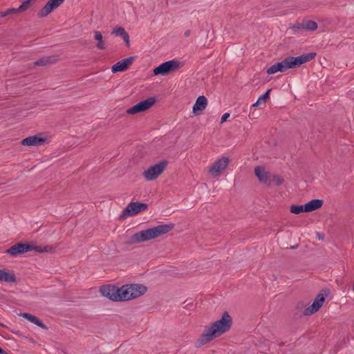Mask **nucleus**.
<instances>
[{
    "instance_id": "1",
    "label": "nucleus",
    "mask_w": 354,
    "mask_h": 354,
    "mask_svg": "<svg viewBox=\"0 0 354 354\" xmlns=\"http://www.w3.org/2000/svg\"><path fill=\"white\" fill-rule=\"evenodd\" d=\"M232 325V319L229 313L225 311L219 320L214 322L209 327L205 329L203 333L198 339L196 346L199 347L220 337L227 332L231 328Z\"/></svg>"
},
{
    "instance_id": "2",
    "label": "nucleus",
    "mask_w": 354,
    "mask_h": 354,
    "mask_svg": "<svg viewBox=\"0 0 354 354\" xmlns=\"http://www.w3.org/2000/svg\"><path fill=\"white\" fill-rule=\"evenodd\" d=\"M174 227V224L169 223L160 225L150 229L142 230L133 234L126 243L127 245H133L145 242L155 239L162 234H167V232L172 230Z\"/></svg>"
},
{
    "instance_id": "3",
    "label": "nucleus",
    "mask_w": 354,
    "mask_h": 354,
    "mask_svg": "<svg viewBox=\"0 0 354 354\" xmlns=\"http://www.w3.org/2000/svg\"><path fill=\"white\" fill-rule=\"evenodd\" d=\"M50 140L51 136L48 133H40L23 139L21 143L27 147L42 146L48 144Z\"/></svg>"
},
{
    "instance_id": "4",
    "label": "nucleus",
    "mask_w": 354,
    "mask_h": 354,
    "mask_svg": "<svg viewBox=\"0 0 354 354\" xmlns=\"http://www.w3.org/2000/svg\"><path fill=\"white\" fill-rule=\"evenodd\" d=\"M168 162L165 160H160L159 162L151 165L145 170L142 175L147 181H151L156 179L166 169Z\"/></svg>"
},
{
    "instance_id": "5",
    "label": "nucleus",
    "mask_w": 354,
    "mask_h": 354,
    "mask_svg": "<svg viewBox=\"0 0 354 354\" xmlns=\"http://www.w3.org/2000/svg\"><path fill=\"white\" fill-rule=\"evenodd\" d=\"M148 205L145 203L131 202L122 211L119 220H123L127 216H133L147 209Z\"/></svg>"
},
{
    "instance_id": "6",
    "label": "nucleus",
    "mask_w": 354,
    "mask_h": 354,
    "mask_svg": "<svg viewBox=\"0 0 354 354\" xmlns=\"http://www.w3.org/2000/svg\"><path fill=\"white\" fill-rule=\"evenodd\" d=\"M180 62L178 60L172 59L167 61L153 69L155 75H165L171 71H176L180 68Z\"/></svg>"
},
{
    "instance_id": "7",
    "label": "nucleus",
    "mask_w": 354,
    "mask_h": 354,
    "mask_svg": "<svg viewBox=\"0 0 354 354\" xmlns=\"http://www.w3.org/2000/svg\"><path fill=\"white\" fill-rule=\"evenodd\" d=\"M116 289L114 292H112V301H126L131 300V296L129 295V288L128 284L122 286L120 288H116L115 286H112V290Z\"/></svg>"
},
{
    "instance_id": "8",
    "label": "nucleus",
    "mask_w": 354,
    "mask_h": 354,
    "mask_svg": "<svg viewBox=\"0 0 354 354\" xmlns=\"http://www.w3.org/2000/svg\"><path fill=\"white\" fill-rule=\"evenodd\" d=\"M156 101L155 97H148L142 100L126 111L128 114H136L149 109Z\"/></svg>"
},
{
    "instance_id": "9",
    "label": "nucleus",
    "mask_w": 354,
    "mask_h": 354,
    "mask_svg": "<svg viewBox=\"0 0 354 354\" xmlns=\"http://www.w3.org/2000/svg\"><path fill=\"white\" fill-rule=\"evenodd\" d=\"M316 53L312 52L306 54H303L298 57H288L290 68H296L297 67H299L303 64L306 63L314 59Z\"/></svg>"
},
{
    "instance_id": "10",
    "label": "nucleus",
    "mask_w": 354,
    "mask_h": 354,
    "mask_svg": "<svg viewBox=\"0 0 354 354\" xmlns=\"http://www.w3.org/2000/svg\"><path fill=\"white\" fill-rule=\"evenodd\" d=\"M30 250H32V245L17 243L8 249L6 252L10 256L15 257Z\"/></svg>"
},
{
    "instance_id": "11",
    "label": "nucleus",
    "mask_w": 354,
    "mask_h": 354,
    "mask_svg": "<svg viewBox=\"0 0 354 354\" xmlns=\"http://www.w3.org/2000/svg\"><path fill=\"white\" fill-rule=\"evenodd\" d=\"M230 162V159L227 157H222L218 159L209 169V173L215 175L219 174L225 169Z\"/></svg>"
},
{
    "instance_id": "12",
    "label": "nucleus",
    "mask_w": 354,
    "mask_h": 354,
    "mask_svg": "<svg viewBox=\"0 0 354 354\" xmlns=\"http://www.w3.org/2000/svg\"><path fill=\"white\" fill-rule=\"evenodd\" d=\"M136 57V56H131L118 62L112 66V73H116L118 72H124L127 71L132 64Z\"/></svg>"
},
{
    "instance_id": "13",
    "label": "nucleus",
    "mask_w": 354,
    "mask_h": 354,
    "mask_svg": "<svg viewBox=\"0 0 354 354\" xmlns=\"http://www.w3.org/2000/svg\"><path fill=\"white\" fill-rule=\"evenodd\" d=\"M128 286L129 288V295L130 297L131 296V300L143 295L147 290V286L143 284L129 283Z\"/></svg>"
},
{
    "instance_id": "14",
    "label": "nucleus",
    "mask_w": 354,
    "mask_h": 354,
    "mask_svg": "<svg viewBox=\"0 0 354 354\" xmlns=\"http://www.w3.org/2000/svg\"><path fill=\"white\" fill-rule=\"evenodd\" d=\"M290 64L288 62V57H286L283 60L279 62H277L272 66H271L267 70V73L268 75L274 74L277 72H285L288 69H290Z\"/></svg>"
},
{
    "instance_id": "15",
    "label": "nucleus",
    "mask_w": 354,
    "mask_h": 354,
    "mask_svg": "<svg viewBox=\"0 0 354 354\" xmlns=\"http://www.w3.org/2000/svg\"><path fill=\"white\" fill-rule=\"evenodd\" d=\"M324 301L325 297L322 294L317 295L312 305L304 310V315H310L318 311L322 306Z\"/></svg>"
},
{
    "instance_id": "16",
    "label": "nucleus",
    "mask_w": 354,
    "mask_h": 354,
    "mask_svg": "<svg viewBox=\"0 0 354 354\" xmlns=\"http://www.w3.org/2000/svg\"><path fill=\"white\" fill-rule=\"evenodd\" d=\"M64 0H49L39 12L41 17H46L53 10L59 7Z\"/></svg>"
},
{
    "instance_id": "17",
    "label": "nucleus",
    "mask_w": 354,
    "mask_h": 354,
    "mask_svg": "<svg viewBox=\"0 0 354 354\" xmlns=\"http://www.w3.org/2000/svg\"><path fill=\"white\" fill-rule=\"evenodd\" d=\"M254 174L260 183L264 184L270 183L271 180L270 179L269 173L265 171L264 167L261 166L256 167L254 169Z\"/></svg>"
},
{
    "instance_id": "18",
    "label": "nucleus",
    "mask_w": 354,
    "mask_h": 354,
    "mask_svg": "<svg viewBox=\"0 0 354 354\" xmlns=\"http://www.w3.org/2000/svg\"><path fill=\"white\" fill-rule=\"evenodd\" d=\"M112 34L120 37L124 40L126 46L127 47L130 46L129 35L123 27L116 26L112 30Z\"/></svg>"
},
{
    "instance_id": "19",
    "label": "nucleus",
    "mask_w": 354,
    "mask_h": 354,
    "mask_svg": "<svg viewBox=\"0 0 354 354\" xmlns=\"http://www.w3.org/2000/svg\"><path fill=\"white\" fill-rule=\"evenodd\" d=\"M324 204L323 200L313 199L305 204L306 212H311L322 207Z\"/></svg>"
},
{
    "instance_id": "20",
    "label": "nucleus",
    "mask_w": 354,
    "mask_h": 354,
    "mask_svg": "<svg viewBox=\"0 0 354 354\" xmlns=\"http://www.w3.org/2000/svg\"><path fill=\"white\" fill-rule=\"evenodd\" d=\"M207 104V98L204 95L199 96L193 106V113L196 114L197 111H203L206 108Z\"/></svg>"
},
{
    "instance_id": "21",
    "label": "nucleus",
    "mask_w": 354,
    "mask_h": 354,
    "mask_svg": "<svg viewBox=\"0 0 354 354\" xmlns=\"http://www.w3.org/2000/svg\"><path fill=\"white\" fill-rule=\"evenodd\" d=\"M57 61V58L55 56H48L38 59L34 63V65L38 66H45L53 64Z\"/></svg>"
},
{
    "instance_id": "22",
    "label": "nucleus",
    "mask_w": 354,
    "mask_h": 354,
    "mask_svg": "<svg viewBox=\"0 0 354 354\" xmlns=\"http://www.w3.org/2000/svg\"><path fill=\"white\" fill-rule=\"evenodd\" d=\"M15 281L16 277L13 273L0 269L1 282H15Z\"/></svg>"
},
{
    "instance_id": "23",
    "label": "nucleus",
    "mask_w": 354,
    "mask_h": 354,
    "mask_svg": "<svg viewBox=\"0 0 354 354\" xmlns=\"http://www.w3.org/2000/svg\"><path fill=\"white\" fill-rule=\"evenodd\" d=\"M21 316L38 326L39 327L43 329H46V326L36 316L27 313L21 314Z\"/></svg>"
},
{
    "instance_id": "24",
    "label": "nucleus",
    "mask_w": 354,
    "mask_h": 354,
    "mask_svg": "<svg viewBox=\"0 0 354 354\" xmlns=\"http://www.w3.org/2000/svg\"><path fill=\"white\" fill-rule=\"evenodd\" d=\"M94 38L97 41L96 46L99 49H104L105 48L104 43L103 41V37L100 32L95 31Z\"/></svg>"
},
{
    "instance_id": "25",
    "label": "nucleus",
    "mask_w": 354,
    "mask_h": 354,
    "mask_svg": "<svg viewBox=\"0 0 354 354\" xmlns=\"http://www.w3.org/2000/svg\"><path fill=\"white\" fill-rule=\"evenodd\" d=\"M100 292L102 296L111 299V286L106 284L100 286Z\"/></svg>"
},
{
    "instance_id": "26",
    "label": "nucleus",
    "mask_w": 354,
    "mask_h": 354,
    "mask_svg": "<svg viewBox=\"0 0 354 354\" xmlns=\"http://www.w3.org/2000/svg\"><path fill=\"white\" fill-rule=\"evenodd\" d=\"M290 212L295 214H299L301 212H306V209L305 208V204L297 205H292L290 207Z\"/></svg>"
},
{
    "instance_id": "27",
    "label": "nucleus",
    "mask_w": 354,
    "mask_h": 354,
    "mask_svg": "<svg viewBox=\"0 0 354 354\" xmlns=\"http://www.w3.org/2000/svg\"><path fill=\"white\" fill-rule=\"evenodd\" d=\"M304 29L306 30L313 31L317 28V24L312 20H304Z\"/></svg>"
},
{
    "instance_id": "28",
    "label": "nucleus",
    "mask_w": 354,
    "mask_h": 354,
    "mask_svg": "<svg viewBox=\"0 0 354 354\" xmlns=\"http://www.w3.org/2000/svg\"><path fill=\"white\" fill-rule=\"evenodd\" d=\"M271 180L277 186L281 185L284 181L283 178L279 175H273Z\"/></svg>"
},
{
    "instance_id": "29",
    "label": "nucleus",
    "mask_w": 354,
    "mask_h": 354,
    "mask_svg": "<svg viewBox=\"0 0 354 354\" xmlns=\"http://www.w3.org/2000/svg\"><path fill=\"white\" fill-rule=\"evenodd\" d=\"M290 28L294 30H305L304 21L302 22H297L296 24L290 26Z\"/></svg>"
},
{
    "instance_id": "30",
    "label": "nucleus",
    "mask_w": 354,
    "mask_h": 354,
    "mask_svg": "<svg viewBox=\"0 0 354 354\" xmlns=\"http://www.w3.org/2000/svg\"><path fill=\"white\" fill-rule=\"evenodd\" d=\"M271 89H268L267 91L259 97V101L261 103L265 104L266 100L270 97V92Z\"/></svg>"
},
{
    "instance_id": "31",
    "label": "nucleus",
    "mask_w": 354,
    "mask_h": 354,
    "mask_svg": "<svg viewBox=\"0 0 354 354\" xmlns=\"http://www.w3.org/2000/svg\"><path fill=\"white\" fill-rule=\"evenodd\" d=\"M30 6V3L28 1H25L18 8H16V10L18 12H24Z\"/></svg>"
},
{
    "instance_id": "32",
    "label": "nucleus",
    "mask_w": 354,
    "mask_h": 354,
    "mask_svg": "<svg viewBox=\"0 0 354 354\" xmlns=\"http://www.w3.org/2000/svg\"><path fill=\"white\" fill-rule=\"evenodd\" d=\"M17 12H18V11L16 10V8L8 9L6 12H0V16L2 17H4L8 16V15L13 14V13H17Z\"/></svg>"
},
{
    "instance_id": "33",
    "label": "nucleus",
    "mask_w": 354,
    "mask_h": 354,
    "mask_svg": "<svg viewBox=\"0 0 354 354\" xmlns=\"http://www.w3.org/2000/svg\"><path fill=\"white\" fill-rule=\"evenodd\" d=\"M32 250L38 252H48V247L45 246V247H42V246H33L32 245Z\"/></svg>"
},
{
    "instance_id": "34",
    "label": "nucleus",
    "mask_w": 354,
    "mask_h": 354,
    "mask_svg": "<svg viewBox=\"0 0 354 354\" xmlns=\"http://www.w3.org/2000/svg\"><path fill=\"white\" fill-rule=\"evenodd\" d=\"M230 117V113H224L222 117H221V123H223L224 122H225L227 120V119Z\"/></svg>"
},
{
    "instance_id": "35",
    "label": "nucleus",
    "mask_w": 354,
    "mask_h": 354,
    "mask_svg": "<svg viewBox=\"0 0 354 354\" xmlns=\"http://www.w3.org/2000/svg\"><path fill=\"white\" fill-rule=\"evenodd\" d=\"M317 237L319 240H324V235L322 233L317 232Z\"/></svg>"
},
{
    "instance_id": "36",
    "label": "nucleus",
    "mask_w": 354,
    "mask_h": 354,
    "mask_svg": "<svg viewBox=\"0 0 354 354\" xmlns=\"http://www.w3.org/2000/svg\"><path fill=\"white\" fill-rule=\"evenodd\" d=\"M194 307V304L193 303L190 302V303H188L185 308H186L187 310H191Z\"/></svg>"
},
{
    "instance_id": "37",
    "label": "nucleus",
    "mask_w": 354,
    "mask_h": 354,
    "mask_svg": "<svg viewBox=\"0 0 354 354\" xmlns=\"http://www.w3.org/2000/svg\"><path fill=\"white\" fill-rule=\"evenodd\" d=\"M191 34V31L189 30H187L185 32L184 35L185 37H189Z\"/></svg>"
},
{
    "instance_id": "38",
    "label": "nucleus",
    "mask_w": 354,
    "mask_h": 354,
    "mask_svg": "<svg viewBox=\"0 0 354 354\" xmlns=\"http://www.w3.org/2000/svg\"><path fill=\"white\" fill-rule=\"evenodd\" d=\"M262 103L260 101H259V100H257V101L254 104H252V106H259V105H260Z\"/></svg>"
},
{
    "instance_id": "39",
    "label": "nucleus",
    "mask_w": 354,
    "mask_h": 354,
    "mask_svg": "<svg viewBox=\"0 0 354 354\" xmlns=\"http://www.w3.org/2000/svg\"><path fill=\"white\" fill-rule=\"evenodd\" d=\"M0 354H8L5 351L0 348Z\"/></svg>"
},
{
    "instance_id": "40",
    "label": "nucleus",
    "mask_w": 354,
    "mask_h": 354,
    "mask_svg": "<svg viewBox=\"0 0 354 354\" xmlns=\"http://www.w3.org/2000/svg\"><path fill=\"white\" fill-rule=\"evenodd\" d=\"M297 247V245L291 246V247H290V249H295V248H296Z\"/></svg>"
}]
</instances>
